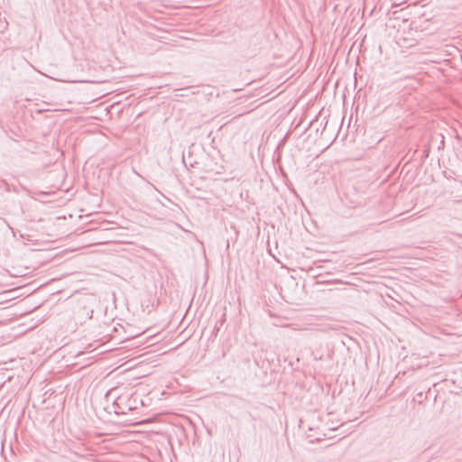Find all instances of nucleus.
<instances>
[{
    "instance_id": "1",
    "label": "nucleus",
    "mask_w": 462,
    "mask_h": 462,
    "mask_svg": "<svg viewBox=\"0 0 462 462\" xmlns=\"http://www.w3.org/2000/svg\"><path fill=\"white\" fill-rule=\"evenodd\" d=\"M94 411L102 420L126 425H135L141 423L136 419L129 418L127 413L123 410V406H93ZM143 422V420H142Z\"/></svg>"
},
{
    "instance_id": "2",
    "label": "nucleus",
    "mask_w": 462,
    "mask_h": 462,
    "mask_svg": "<svg viewBox=\"0 0 462 462\" xmlns=\"http://www.w3.org/2000/svg\"><path fill=\"white\" fill-rule=\"evenodd\" d=\"M137 408V406H132V405H129L128 406V411H134Z\"/></svg>"
},
{
    "instance_id": "3",
    "label": "nucleus",
    "mask_w": 462,
    "mask_h": 462,
    "mask_svg": "<svg viewBox=\"0 0 462 462\" xmlns=\"http://www.w3.org/2000/svg\"><path fill=\"white\" fill-rule=\"evenodd\" d=\"M18 408H21V411H19L22 414L24 413V408L23 406H17Z\"/></svg>"
},
{
    "instance_id": "4",
    "label": "nucleus",
    "mask_w": 462,
    "mask_h": 462,
    "mask_svg": "<svg viewBox=\"0 0 462 462\" xmlns=\"http://www.w3.org/2000/svg\"><path fill=\"white\" fill-rule=\"evenodd\" d=\"M332 412H333V411H328V413H327V415L328 416V415H330Z\"/></svg>"
},
{
    "instance_id": "5",
    "label": "nucleus",
    "mask_w": 462,
    "mask_h": 462,
    "mask_svg": "<svg viewBox=\"0 0 462 462\" xmlns=\"http://www.w3.org/2000/svg\"><path fill=\"white\" fill-rule=\"evenodd\" d=\"M5 408H6V405H4V408L1 409V411H4Z\"/></svg>"
},
{
    "instance_id": "6",
    "label": "nucleus",
    "mask_w": 462,
    "mask_h": 462,
    "mask_svg": "<svg viewBox=\"0 0 462 462\" xmlns=\"http://www.w3.org/2000/svg\"><path fill=\"white\" fill-rule=\"evenodd\" d=\"M5 408H6V405H4V408L1 409V411H4Z\"/></svg>"
},
{
    "instance_id": "7",
    "label": "nucleus",
    "mask_w": 462,
    "mask_h": 462,
    "mask_svg": "<svg viewBox=\"0 0 462 462\" xmlns=\"http://www.w3.org/2000/svg\"><path fill=\"white\" fill-rule=\"evenodd\" d=\"M5 408H6V405H4V408L1 409V411H4Z\"/></svg>"
}]
</instances>
